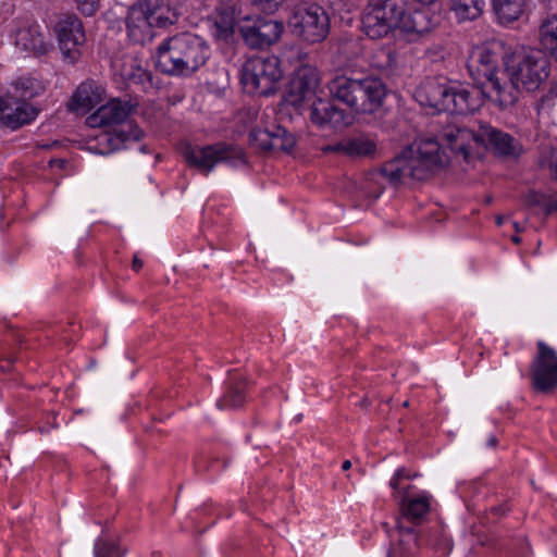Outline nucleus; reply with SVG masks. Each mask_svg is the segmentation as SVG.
<instances>
[{
  "instance_id": "nucleus-18",
  "label": "nucleus",
  "mask_w": 557,
  "mask_h": 557,
  "mask_svg": "<svg viewBox=\"0 0 557 557\" xmlns=\"http://www.w3.org/2000/svg\"><path fill=\"white\" fill-rule=\"evenodd\" d=\"M320 84L318 70L312 65H301L293 74L289 83V101L299 106L308 97L315 94Z\"/></svg>"
},
{
  "instance_id": "nucleus-41",
  "label": "nucleus",
  "mask_w": 557,
  "mask_h": 557,
  "mask_svg": "<svg viewBox=\"0 0 557 557\" xmlns=\"http://www.w3.org/2000/svg\"><path fill=\"white\" fill-rule=\"evenodd\" d=\"M557 211V200L555 199H550V198H546V201H545V206H544V209H543V212L545 214H549V213H553Z\"/></svg>"
},
{
  "instance_id": "nucleus-19",
  "label": "nucleus",
  "mask_w": 557,
  "mask_h": 557,
  "mask_svg": "<svg viewBox=\"0 0 557 557\" xmlns=\"http://www.w3.org/2000/svg\"><path fill=\"white\" fill-rule=\"evenodd\" d=\"M60 49L65 58L76 59L78 47L85 41L83 24L77 16H66L57 25Z\"/></svg>"
},
{
  "instance_id": "nucleus-9",
  "label": "nucleus",
  "mask_w": 557,
  "mask_h": 557,
  "mask_svg": "<svg viewBox=\"0 0 557 557\" xmlns=\"http://www.w3.org/2000/svg\"><path fill=\"white\" fill-rule=\"evenodd\" d=\"M282 77L281 62L275 55L250 58L242 69L244 88L262 96L274 94Z\"/></svg>"
},
{
  "instance_id": "nucleus-35",
  "label": "nucleus",
  "mask_w": 557,
  "mask_h": 557,
  "mask_svg": "<svg viewBox=\"0 0 557 557\" xmlns=\"http://www.w3.org/2000/svg\"><path fill=\"white\" fill-rule=\"evenodd\" d=\"M283 1L284 0H251L253 5L258 9L269 13L275 12L282 5Z\"/></svg>"
},
{
  "instance_id": "nucleus-29",
  "label": "nucleus",
  "mask_w": 557,
  "mask_h": 557,
  "mask_svg": "<svg viewBox=\"0 0 557 557\" xmlns=\"http://www.w3.org/2000/svg\"><path fill=\"white\" fill-rule=\"evenodd\" d=\"M212 33L218 39L227 40L234 33V14L222 10L213 17Z\"/></svg>"
},
{
  "instance_id": "nucleus-6",
  "label": "nucleus",
  "mask_w": 557,
  "mask_h": 557,
  "mask_svg": "<svg viewBox=\"0 0 557 557\" xmlns=\"http://www.w3.org/2000/svg\"><path fill=\"white\" fill-rule=\"evenodd\" d=\"M136 102L111 99L107 102V153L131 148L145 137V132L129 116Z\"/></svg>"
},
{
  "instance_id": "nucleus-30",
  "label": "nucleus",
  "mask_w": 557,
  "mask_h": 557,
  "mask_svg": "<svg viewBox=\"0 0 557 557\" xmlns=\"http://www.w3.org/2000/svg\"><path fill=\"white\" fill-rule=\"evenodd\" d=\"M41 90L39 82L33 77H20L13 83V89L8 95H13L21 100L28 101Z\"/></svg>"
},
{
  "instance_id": "nucleus-7",
  "label": "nucleus",
  "mask_w": 557,
  "mask_h": 557,
  "mask_svg": "<svg viewBox=\"0 0 557 557\" xmlns=\"http://www.w3.org/2000/svg\"><path fill=\"white\" fill-rule=\"evenodd\" d=\"M504 44L499 40H490L473 48L468 69L472 75L485 79L484 86L488 90V98L495 103V97L499 95L505 69L499 67Z\"/></svg>"
},
{
  "instance_id": "nucleus-39",
  "label": "nucleus",
  "mask_w": 557,
  "mask_h": 557,
  "mask_svg": "<svg viewBox=\"0 0 557 557\" xmlns=\"http://www.w3.org/2000/svg\"><path fill=\"white\" fill-rule=\"evenodd\" d=\"M86 150L94 154H103L104 145L98 141V136H95V138H90L86 141Z\"/></svg>"
},
{
  "instance_id": "nucleus-14",
  "label": "nucleus",
  "mask_w": 557,
  "mask_h": 557,
  "mask_svg": "<svg viewBox=\"0 0 557 557\" xmlns=\"http://www.w3.org/2000/svg\"><path fill=\"white\" fill-rule=\"evenodd\" d=\"M531 381L537 392L550 393L557 388V352L542 341L537 342V354L531 366Z\"/></svg>"
},
{
  "instance_id": "nucleus-24",
  "label": "nucleus",
  "mask_w": 557,
  "mask_h": 557,
  "mask_svg": "<svg viewBox=\"0 0 557 557\" xmlns=\"http://www.w3.org/2000/svg\"><path fill=\"white\" fill-rule=\"evenodd\" d=\"M492 10L500 25H509L524 12L525 0H491Z\"/></svg>"
},
{
  "instance_id": "nucleus-12",
  "label": "nucleus",
  "mask_w": 557,
  "mask_h": 557,
  "mask_svg": "<svg viewBox=\"0 0 557 557\" xmlns=\"http://www.w3.org/2000/svg\"><path fill=\"white\" fill-rule=\"evenodd\" d=\"M397 2L371 0L362 15V30L371 39H382L397 26Z\"/></svg>"
},
{
  "instance_id": "nucleus-45",
  "label": "nucleus",
  "mask_w": 557,
  "mask_h": 557,
  "mask_svg": "<svg viewBox=\"0 0 557 557\" xmlns=\"http://www.w3.org/2000/svg\"><path fill=\"white\" fill-rule=\"evenodd\" d=\"M413 2H417L421 5H431L435 3L437 0H412Z\"/></svg>"
},
{
  "instance_id": "nucleus-11",
  "label": "nucleus",
  "mask_w": 557,
  "mask_h": 557,
  "mask_svg": "<svg viewBox=\"0 0 557 557\" xmlns=\"http://www.w3.org/2000/svg\"><path fill=\"white\" fill-rule=\"evenodd\" d=\"M238 32L249 49L262 50L280 40L284 25L282 22L262 16H247L239 21Z\"/></svg>"
},
{
  "instance_id": "nucleus-5",
  "label": "nucleus",
  "mask_w": 557,
  "mask_h": 557,
  "mask_svg": "<svg viewBox=\"0 0 557 557\" xmlns=\"http://www.w3.org/2000/svg\"><path fill=\"white\" fill-rule=\"evenodd\" d=\"M331 96L357 113H373L380 109L387 90L381 78L373 75H337L327 84Z\"/></svg>"
},
{
  "instance_id": "nucleus-44",
  "label": "nucleus",
  "mask_w": 557,
  "mask_h": 557,
  "mask_svg": "<svg viewBox=\"0 0 557 557\" xmlns=\"http://www.w3.org/2000/svg\"><path fill=\"white\" fill-rule=\"evenodd\" d=\"M143 261L137 256H135L133 259V269L135 271H139L143 268Z\"/></svg>"
},
{
  "instance_id": "nucleus-16",
  "label": "nucleus",
  "mask_w": 557,
  "mask_h": 557,
  "mask_svg": "<svg viewBox=\"0 0 557 557\" xmlns=\"http://www.w3.org/2000/svg\"><path fill=\"white\" fill-rule=\"evenodd\" d=\"M37 113L28 101L13 95H5L0 99V121L12 129L32 122Z\"/></svg>"
},
{
  "instance_id": "nucleus-40",
  "label": "nucleus",
  "mask_w": 557,
  "mask_h": 557,
  "mask_svg": "<svg viewBox=\"0 0 557 557\" xmlns=\"http://www.w3.org/2000/svg\"><path fill=\"white\" fill-rule=\"evenodd\" d=\"M347 145V138L341 140L339 143L327 145L323 148L324 152H335V153H342L348 157V150L346 148Z\"/></svg>"
},
{
  "instance_id": "nucleus-33",
  "label": "nucleus",
  "mask_w": 557,
  "mask_h": 557,
  "mask_svg": "<svg viewBox=\"0 0 557 557\" xmlns=\"http://www.w3.org/2000/svg\"><path fill=\"white\" fill-rule=\"evenodd\" d=\"M412 476H411L410 472L405 467L398 468L389 481V486L394 491V495L399 494V491H401V490H411L412 488L411 485H408L407 487H405V486H401V484H400V481L403 479L410 480Z\"/></svg>"
},
{
  "instance_id": "nucleus-34",
  "label": "nucleus",
  "mask_w": 557,
  "mask_h": 557,
  "mask_svg": "<svg viewBox=\"0 0 557 557\" xmlns=\"http://www.w3.org/2000/svg\"><path fill=\"white\" fill-rule=\"evenodd\" d=\"M86 124L90 128H102L104 126V106H99L94 113L89 114Z\"/></svg>"
},
{
  "instance_id": "nucleus-48",
  "label": "nucleus",
  "mask_w": 557,
  "mask_h": 557,
  "mask_svg": "<svg viewBox=\"0 0 557 557\" xmlns=\"http://www.w3.org/2000/svg\"><path fill=\"white\" fill-rule=\"evenodd\" d=\"M100 550H101V545L99 543H97L96 547H95L96 557H101Z\"/></svg>"
},
{
  "instance_id": "nucleus-4",
  "label": "nucleus",
  "mask_w": 557,
  "mask_h": 557,
  "mask_svg": "<svg viewBox=\"0 0 557 557\" xmlns=\"http://www.w3.org/2000/svg\"><path fill=\"white\" fill-rule=\"evenodd\" d=\"M416 98L422 107L437 112L470 114L483 104L482 92L476 88L428 78L416 91Z\"/></svg>"
},
{
  "instance_id": "nucleus-2",
  "label": "nucleus",
  "mask_w": 557,
  "mask_h": 557,
  "mask_svg": "<svg viewBox=\"0 0 557 557\" xmlns=\"http://www.w3.org/2000/svg\"><path fill=\"white\" fill-rule=\"evenodd\" d=\"M505 79L495 104L506 110L516 104L520 91L535 92L549 78L552 62L549 57L537 48L516 51L504 57Z\"/></svg>"
},
{
  "instance_id": "nucleus-15",
  "label": "nucleus",
  "mask_w": 557,
  "mask_h": 557,
  "mask_svg": "<svg viewBox=\"0 0 557 557\" xmlns=\"http://www.w3.org/2000/svg\"><path fill=\"white\" fill-rule=\"evenodd\" d=\"M249 139L252 146L262 151H290L295 146V137L280 125L271 128H255Z\"/></svg>"
},
{
  "instance_id": "nucleus-32",
  "label": "nucleus",
  "mask_w": 557,
  "mask_h": 557,
  "mask_svg": "<svg viewBox=\"0 0 557 557\" xmlns=\"http://www.w3.org/2000/svg\"><path fill=\"white\" fill-rule=\"evenodd\" d=\"M134 63L135 61L131 57H123L122 59L113 60L111 69L114 75H119L124 81H131L135 76Z\"/></svg>"
},
{
  "instance_id": "nucleus-21",
  "label": "nucleus",
  "mask_w": 557,
  "mask_h": 557,
  "mask_svg": "<svg viewBox=\"0 0 557 557\" xmlns=\"http://www.w3.org/2000/svg\"><path fill=\"white\" fill-rule=\"evenodd\" d=\"M310 119L313 124L321 128H337L349 123L346 112L325 99H317L312 103Z\"/></svg>"
},
{
  "instance_id": "nucleus-22",
  "label": "nucleus",
  "mask_w": 557,
  "mask_h": 557,
  "mask_svg": "<svg viewBox=\"0 0 557 557\" xmlns=\"http://www.w3.org/2000/svg\"><path fill=\"white\" fill-rule=\"evenodd\" d=\"M103 89L92 81L82 83L73 95L67 108L78 115L87 114L102 101Z\"/></svg>"
},
{
  "instance_id": "nucleus-23",
  "label": "nucleus",
  "mask_w": 557,
  "mask_h": 557,
  "mask_svg": "<svg viewBox=\"0 0 557 557\" xmlns=\"http://www.w3.org/2000/svg\"><path fill=\"white\" fill-rule=\"evenodd\" d=\"M126 26L129 37L135 41L143 40L145 37L150 36L152 24L145 0L129 9L126 17Z\"/></svg>"
},
{
  "instance_id": "nucleus-13",
  "label": "nucleus",
  "mask_w": 557,
  "mask_h": 557,
  "mask_svg": "<svg viewBox=\"0 0 557 557\" xmlns=\"http://www.w3.org/2000/svg\"><path fill=\"white\" fill-rule=\"evenodd\" d=\"M396 32L407 42H419L436 27L433 15L425 10L407 9L404 3H397Z\"/></svg>"
},
{
  "instance_id": "nucleus-27",
  "label": "nucleus",
  "mask_w": 557,
  "mask_h": 557,
  "mask_svg": "<svg viewBox=\"0 0 557 557\" xmlns=\"http://www.w3.org/2000/svg\"><path fill=\"white\" fill-rule=\"evenodd\" d=\"M485 0H451L450 10L458 22L473 21L484 11Z\"/></svg>"
},
{
  "instance_id": "nucleus-8",
  "label": "nucleus",
  "mask_w": 557,
  "mask_h": 557,
  "mask_svg": "<svg viewBox=\"0 0 557 557\" xmlns=\"http://www.w3.org/2000/svg\"><path fill=\"white\" fill-rule=\"evenodd\" d=\"M183 157L189 166L208 175L216 164L225 163L230 166H239L246 163L243 149L237 145L218 143L208 146L186 145L182 150Z\"/></svg>"
},
{
  "instance_id": "nucleus-25",
  "label": "nucleus",
  "mask_w": 557,
  "mask_h": 557,
  "mask_svg": "<svg viewBox=\"0 0 557 557\" xmlns=\"http://www.w3.org/2000/svg\"><path fill=\"white\" fill-rule=\"evenodd\" d=\"M152 27H165L177 21V14L166 0H145Z\"/></svg>"
},
{
  "instance_id": "nucleus-26",
  "label": "nucleus",
  "mask_w": 557,
  "mask_h": 557,
  "mask_svg": "<svg viewBox=\"0 0 557 557\" xmlns=\"http://www.w3.org/2000/svg\"><path fill=\"white\" fill-rule=\"evenodd\" d=\"M542 50L557 62V15L545 17L539 28Z\"/></svg>"
},
{
  "instance_id": "nucleus-20",
  "label": "nucleus",
  "mask_w": 557,
  "mask_h": 557,
  "mask_svg": "<svg viewBox=\"0 0 557 557\" xmlns=\"http://www.w3.org/2000/svg\"><path fill=\"white\" fill-rule=\"evenodd\" d=\"M394 498L400 504L403 515L408 520L419 522L430 512L433 497L425 491L412 494L410 490H401Z\"/></svg>"
},
{
  "instance_id": "nucleus-47",
  "label": "nucleus",
  "mask_w": 557,
  "mask_h": 557,
  "mask_svg": "<svg viewBox=\"0 0 557 557\" xmlns=\"http://www.w3.org/2000/svg\"><path fill=\"white\" fill-rule=\"evenodd\" d=\"M552 169H553L555 178L557 180V159L552 163Z\"/></svg>"
},
{
  "instance_id": "nucleus-42",
  "label": "nucleus",
  "mask_w": 557,
  "mask_h": 557,
  "mask_svg": "<svg viewBox=\"0 0 557 557\" xmlns=\"http://www.w3.org/2000/svg\"><path fill=\"white\" fill-rule=\"evenodd\" d=\"M399 533L403 536L407 537L408 542H411L413 547L417 546V537H416L412 529H406V530L399 529Z\"/></svg>"
},
{
  "instance_id": "nucleus-52",
  "label": "nucleus",
  "mask_w": 557,
  "mask_h": 557,
  "mask_svg": "<svg viewBox=\"0 0 557 557\" xmlns=\"http://www.w3.org/2000/svg\"><path fill=\"white\" fill-rule=\"evenodd\" d=\"M511 239H512V242H513V243H516V244L520 243V238H519L518 236H512V238H511Z\"/></svg>"
},
{
  "instance_id": "nucleus-1",
  "label": "nucleus",
  "mask_w": 557,
  "mask_h": 557,
  "mask_svg": "<svg viewBox=\"0 0 557 557\" xmlns=\"http://www.w3.org/2000/svg\"><path fill=\"white\" fill-rule=\"evenodd\" d=\"M481 145L491 147L496 154L504 157L517 158L522 153V145L517 139L490 124H481L475 133L457 123H448L435 137L419 138L403 149L384 163L380 172L395 186L407 178L423 181L434 169L448 163L446 148L468 162L471 151Z\"/></svg>"
},
{
  "instance_id": "nucleus-28",
  "label": "nucleus",
  "mask_w": 557,
  "mask_h": 557,
  "mask_svg": "<svg viewBox=\"0 0 557 557\" xmlns=\"http://www.w3.org/2000/svg\"><path fill=\"white\" fill-rule=\"evenodd\" d=\"M346 148L350 158H373L377 151L375 140L366 135L347 138Z\"/></svg>"
},
{
  "instance_id": "nucleus-50",
  "label": "nucleus",
  "mask_w": 557,
  "mask_h": 557,
  "mask_svg": "<svg viewBox=\"0 0 557 557\" xmlns=\"http://www.w3.org/2000/svg\"><path fill=\"white\" fill-rule=\"evenodd\" d=\"M140 152L143 153H148L149 152V149L146 145H141L140 148H139Z\"/></svg>"
},
{
  "instance_id": "nucleus-46",
  "label": "nucleus",
  "mask_w": 557,
  "mask_h": 557,
  "mask_svg": "<svg viewBox=\"0 0 557 557\" xmlns=\"http://www.w3.org/2000/svg\"><path fill=\"white\" fill-rule=\"evenodd\" d=\"M350 467H351V462L349 460H345L342 465V469L345 471L350 469Z\"/></svg>"
},
{
  "instance_id": "nucleus-10",
  "label": "nucleus",
  "mask_w": 557,
  "mask_h": 557,
  "mask_svg": "<svg viewBox=\"0 0 557 557\" xmlns=\"http://www.w3.org/2000/svg\"><path fill=\"white\" fill-rule=\"evenodd\" d=\"M292 33L307 44H319L330 33V17L319 4L297 7L288 18Z\"/></svg>"
},
{
  "instance_id": "nucleus-36",
  "label": "nucleus",
  "mask_w": 557,
  "mask_h": 557,
  "mask_svg": "<svg viewBox=\"0 0 557 557\" xmlns=\"http://www.w3.org/2000/svg\"><path fill=\"white\" fill-rule=\"evenodd\" d=\"M547 196L536 191H530L525 196V203L529 207H539L541 210L544 209Z\"/></svg>"
},
{
  "instance_id": "nucleus-38",
  "label": "nucleus",
  "mask_w": 557,
  "mask_h": 557,
  "mask_svg": "<svg viewBox=\"0 0 557 557\" xmlns=\"http://www.w3.org/2000/svg\"><path fill=\"white\" fill-rule=\"evenodd\" d=\"M107 557H123L125 548L117 541L107 540Z\"/></svg>"
},
{
  "instance_id": "nucleus-43",
  "label": "nucleus",
  "mask_w": 557,
  "mask_h": 557,
  "mask_svg": "<svg viewBox=\"0 0 557 557\" xmlns=\"http://www.w3.org/2000/svg\"><path fill=\"white\" fill-rule=\"evenodd\" d=\"M550 97H557V81L554 83V85L550 87L549 91L547 95L543 96L541 98V101L542 102H545L547 99H549Z\"/></svg>"
},
{
  "instance_id": "nucleus-51",
  "label": "nucleus",
  "mask_w": 557,
  "mask_h": 557,
  "mask_svg": "<svg viewBox=\"0 0 557 557\" xmlns=\"http://www.w3.org/2000/svg\"><path fill=\"white\" fill-rule=\"evenodd\" d=\"M496 223H497V225H502V224L504 223V218H503V216H500V215H499V216H497V218H496Z\"/></svg>"
},
{
  "instance_id": "nucleus-49",
  "label": "nucleus",
  "mask_w": 557,
  "mask_h": 557,
  "mask_svg": "<svg viewBox=\"0 0 557 557\" xmlns=\"http://www.w3.org/2000/svg\"><path fill=\"white\" fill-rule=\"evenodd\" d=\"M496 442H497V440L493 436V437H491V438L488 440V445H490L491 447H494V446L496 445Z\"/></svg>"
},
{
  "instance_id": "nucleus-17",
  "label": "nucleus",
  "mask_w": 557,
  "mask_h": 557,
  "mask_svg": "<svg viewBox=\"0 0 557 557\" xmlns=\"http://www.w3.org/2000/svg\"><path fill=\"white\" fill-rule=\"evenodd\" d=\"M15 46L21 50L29 51L35 54L46 53L49 44L40 30V26L33 20L16 21L13 29Z\"/></svg>"
},
{
  "instance_id": "nucleus-53",
  "label": "nucleus",
  "mask_w": 557,
  "mask_h": 557,
  "mask_svg": "<svg viewBox=\"0 0 557 557\" xmlns=\"http://www.w3.org/2000/svg\"><path fill=\"white\" fill-rule=\"evenodd\" d=\"M515 228H516L517 231H519V225H518V223H516V222H515Z\"/></svg>"
},
{
  "instance_id": "nucleus-3",
  "label": "nucleus",
  "mask_w": 557,
  "mask_h": 557,
  "mask_svg": "<svg viewBox=\"0 0 557 557\" xmlns=\"http://www.w3.org/2000/svg\"><path fill=\"white\" fill-rule=\"evenodd\" d=\"M211 49L200 36L184 32L163 39L156 50V67L168 75L188 77L210 59Z\"/></svg>"
},
{
  "instance_id": "nucleus-37",
  "label": "nucleus",
  "mask_w": 557,
  "mask_h": 557,
  "mask_svg": "<svg viewBox=\"0 0 557 557\" xmlns=\"http://www.w3.org/2000/svg\"><path fill=\"white\" fill-rule=\"evenodd\" d=\"M76 3L83 14L90 16L96 12L99 0H76Z\"/></svg>"
},
{
  "instance_id": "nucleus-31",
  "label": "nucleus",
  "mask_w": 557,
  "mask_h": 557,
  "mask_svg": "<svg viewBox=\"0 0 557 557\" xmlns=\"http://www.w3.org/2000/svg\"><path fill=\"white\" fill-rule=\"evenodd\" d=\"M245 403V393L242 385L230 386L225 394L216 401L220 409H236Z\"/></svg>"
}]
</instances>
